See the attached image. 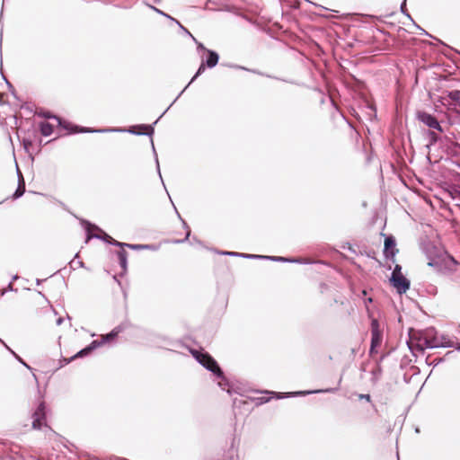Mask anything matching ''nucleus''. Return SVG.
Listing matches in <instances>:
<instances>
[{"label":"nucleus","instance_id":"obj_1","mask_svg":"<svg viewBox=\"0 0 460 460\" xmlns=\"http://www.w3.org/2000/svg\"><path fill=\"white\" fill-rule=\"evenodd\" d=\"M419 347L423 348H451L454 342L445 334H439L435 328H428L419 332Z\"/></svg>","mask_w":460,"mask_h":460},{"label":"nucleus","instance_id":"obj_2","mask_svg":"<svg viewBox=\"0 0 460 460\" xmlns=\"http://www.w3.org/2000/svg\"><path fill=\"white\" fill-rule=\"evenodd\" d=\"M123 330L124 328L121 325L116 326L111 332L102 335L101 341H93L89 345H87L85 348L78 351L70 358H65L64 360L66 364L72 362L74 359L77 358H83L84 356H87L97 348L114 341Z\"/></svg>","mask_w":460,"mask_h":460},{"label":"nucleus","instance_id":"obj_3","mask_svg":"<svg viewBox=\"0 0 460 460\" xmlns=\"http://www.w3.org/2000/svg\"><path fill=\"white\" fill-rule=\"evenodd\" d=\"M191 354L195 359L202 365L206 369L212 372L217 377L225 379L224 373L217 362L207 352L199 350H191Z\"/></svg>","mask_w":460,"mask_h":460},{"label":"nucleus","instance_id":"obj_4","mask_svg":"<svg viewBox=\"0 0 460 460\" xmlns=\"http://www.w3.org/2000/svg\"><path fill=\"white\" fill-rule=\"evenodd\" d=\"M40 116L46 118V119H54L58 121V126L70 130L71 133H93V132H109V131H119V129H113V128H103V129H93L89 128H83L75 126L73 128H69V123L64 121L61 118L51 114L49 111L41 112L39 114Z\"/></svg>","mask_w":460,"mask_h":460},{"label":"nucleus","instance_id":"obj_5","mask_svg":"<svg viewBox=\"0 0 460 460\" xmlns=\"http://www.w3.org/2000/svg\"><path fill=\"white\" fill-rule=\"evenodd\" d=\"M32 428L34 429H40L43 425L46 426V437L49 438L55 435V431L45 424L46 420V407L45 402H41L32 414Z\"/></svg>","mask_w":460,"mask_h":460},{"label":"nucleus","instance_id":"obj_6","mask_svg":"<svg viewBox=\"0 0 460 460\" xmlns=\"http://www.w3.org/2000/svg\"><path fill=\"white\" fill-rule=\"evenodd\" d=\"M337 390H338V387L309 390V391H298V392L285 393V394L277 393V392H270L268 390L261 391V393L265 394H271L272 396L276 397L277 399H282V398H287V397H290V396H302V395H307V394H313L334 393Z\"/></svg>","mask_w":460,"mask_h":460},{"label":"nucleus","instance_id":"obj_7","mask_svg":"<svg viewBox=\"0 0 460 460\" xmlns=\"http://www.w3.org/2000/svg\"><path fill=\"white\" fill-rule=\"evenodd\" d=\"M383 341V329L380 327V323L377 319L373 318L371 320V344L369 353L373 354L376 351V348L380 346Z\"/></svg>","mask_w":460,"mask_h":460},{"label":"nucleus","instance_id":"obj_8","mask_svg":"<svg viewBox=\"0 0 460 460\" xmlns=\"http://www.w3.org/2000/svg\"><path fill=\"white\" fill-rule=\"evenodd\" d=\"M84 224L86 225L85 230L87 233L85 243H88L89 240L92 238L101 239L108 243H110L111 241L112 240L111 236H110L108 234L104 233L97 226L93 225L87 221H84Z\"/></svg>","mask_w":460,"mask_h":460},{"label":"nucleus","instance_id":"obj_9","mask_svg":"<svg viewBox=\"0 0 460 460\" xmlns=\"http://www.w3.org/2000/svg\"><path fill=\"white\" fill-rule=\"evenodd\" d=\"M442 263L445 264L446 267H449V264H456V261L452 256L443 252L438 258L430 259L428 265L436 268L438 270H441Z\"/></svg>","mask_w":460,"mask_h":460},{"label":"nucleus","instance_id":"obj_10","mask_svg":"<svg viewBox=\"0 0 460 460\" xmlns=\"http://www.w3.org/2000/svg\"><path fill=\"white\" fill-rule=\"evenodd\" d=\"M391 284L397 290V292L401 295L405 293L411 286V282L408 279H406L403 275L400 276H391L390 278Z\"/></svg>","mask_w":460,"mask_h":460},{"label":"nucleus","instance_id":"obj_11","mask_svg":"<svg viewBox=\"0 0 460 460\" xmlns=\"http://www.w3.org/2000/svg\"><path fill=\"white\" fill-rule=\"evenodd\" d=\"M418 119L430 128L437 129L440 132L443 131V129H442L438 120L436 119V117L428 112H425V111L419 112Z\"/></svg>","mask_w":460,"mask_h":460},{"label":"nucleus","instance_id":"obj_12","mask_svg":"<svg viewBox=\"0 0 460 460\" xmlns=\"http://www.w3.org/2000/svg\"><path fill=\"white\" fill-rule=\"evenodd\" d=\"M396 242L393 235L385 236V247H384V255L387 260H394L398 250L395 248Z\"/></svg>","mask_w":460,"mask_h":460},{"label":"nucleus","instance_id":"obj_13","mask_svg":"<svg viewBox=\"0 0 460 460\" xmlns=\"http://www.w3.org/2000/svg\"><path fill=\"white\" fill-rule=\"evenodd\" d=\"M207 58L204 59V63L208 68L215 67L219 60V55L211 49H206Z\"/></svg>","mask_w":460,"mask_h":460},{"label":"nucleus","instance_id":"obj_14","mask_svg":"<svg viewBox=\"0 0 460 460\" xmlns=\"http://www.w3.org/2000/svg\"><path fill=\"white\" fill-rule=\"evenodd\" d=\"M248 259H258V260H270L273 261H283V262H294L295 261L290 258L281 256H268V255H247Z\"/></svg>","mask_w":460,"mask_h":460},{"label":"nucleus","instance_id":"obj_15","mask_svg":"<svg viewBox=\"0 0 460 460\" xmlns=\"http://www.w3.org/2000/svg\"><path fill=\"white\" fill-rule=\"evenodd\" d=\"M17 173H18V177H19V183H18V187H17L16 190L14 191V193L13 195V199H17L21 198L23 195V193L25 192V182H24L22 174L21 173V172L19 171L18 168H17Z\"/></svg>","mask_w":460,"mask_h":460},{"label":"nucleus","instance_id":"obj_16","mask_svg":"<svg viewBox=\"0 0 460 460\" xmlns=\"http://www.w3.org/2000/svg\"><path fill=\"white\" fill-rule=\"evenodd\" d=\"M117 256L119 260V263L123 270V271H127L128 268V252L125 250H120L117 252Z\"/></svg>","mask_w":460,"mask_h":460},{"label":"nucleus","instance_id":"obj_17","mask_svg":"<svg viewBox=\"0 0 460 460\" xmlns=\"http://www.w3.org/2000/svg\"><path fill=\"white\" fill-rule=\"evenodd\" d=\"M448 98L451 100L455 109L460 112V91H451L448 93Z\"/></svg>","mask_w":460,"mask_h":460},{"label":"nucleus","instance_id":"obj_18","mask_svg":"<svg viewBox=\"0 0 460 460\" xmlns=\"http://www.w3.org/2000/svg\"><path fill=\"white\" fill-rule=\"evenodd\" d=\"M139 128L146 129V132H138V131H135L134 129H128V132H130L132 134H136V135H146L149 137H152V135L155 132V129H154L153 126H151V125H140Z\"/></svg>","mask_w":460,"mask_h":460},{"label":"nucleus","instance_id":"obj_19","mask_svg":"<svg viewBox=\"0 0 460 460\" xmlns=\"http://www.w3.org/2000/svg\"><path fill=\"white\" fill-rule=\"evenodd\" d=\"M40 133L45 136H50L53 133V126L49 122H41L40 124Z\"/></svg>","mask_w":460,"mask_h":460},{"label":"nucleus","instance_id":"obj_20","mask_svg":"<svg viewBox=\"0 0 460 460\" xmlns=\"http://www.w3.org/2000/svg\"><path fill=\"white\" fill-rule=\"evenodd\" d=\"M371 375H372V377H371L372 383H374V384L377 383L382 375V367L379 365H376V367L374 369H372Z\"/></svg>","mask_w":460,"mask_h":460},{"label":"nucleus","instance_id":"obj_21","mask_svg":"<svg viewBox=\"0 0 460 460\" xmlns=\"http://www.w3.org/2000/svg\"><path fill=\"white\" fill-rule=\"evenodd\" d=\"M206 65L204 63V58H202L201 60V64L199 66V67L198 68L196 74L194 75V76L191 78L190 82L189 83L188 86L192 83L194 82L200 75H202L206 69Z\"/></svg>","mask_w":460,"mask_h":460},{"label":"nucleus","instance_id":"obj_22","mask_svg":"<svg viewBox=\"0 0 460 460\" xmlns=\"http://www.w3.org/2000/svg\"><path fill=\"white\" fill-rule=\"evenodd\" d=\"M181 220L182 221V225H183V227L187 230L186 232V236L184 239L182 240H175L173 241L174 243H184L185 241H187L189 239V237L190 236V229L189 227V226L187 225V223L181 218Z\"/></svg>","mask_w":460,"mask_h":460},{"label":"nucleus","instance_id":"obj_23","mask_svg":"<svg viewBox=\"0 0 460 460\" xmlns=\"http://www.w3.org/2000/svg\"><path fill=\"white\" fill-rule=\"evenodd\" d=\"M218 385L223 389L225 390L226 389V386H228V388L226 389L227 393L229 394H231L233 392L234 393H236V390H233L229 385H228V382L226 380V378L223 380H221L219 383H218Z\"/></svg>","mask_w":460,"mask_h":460},{"label":"nucleus","instance_id":"obj_24","mask_svg":"<svg viewBox=\"0 0 460 460\" xmlns=\"http://www.w3.org/2000/svg\"><path fill=\"white\" fill-rule=\"evenodd\" d=\"M125 247H128L132 250H137V251H139V250H143V249H147L149 247V245H146V244H130V243H126Z\"/></svg>","mask_w":460,"mask_h":460},{"label":"nucleus","instance_id":"obj_25","mask_svg":"<svg viewBox=\"0 0 460 460\" xmlns=\"http://www.w3.org/2000/svg\"><path fill=\"white\" fill-rule=\"evenodd\" d=\"M150 141H151L152 149H153V152H154V155H155V163H156L157 172H158L159 175H161L159 161H158L157 154H156V151H155V148L153 138H151ZM160 177L162 178V176H160Z\"/></svg>","mask_w":460,"mask_h":460},{"label":"nucleus","instance_id":"obj_26","mask_svg":"<svg viewBox=\"0 0 460 460\" xmlns=\"http://www.w3.org/2000/svg\"><path fill=\"white\" fill-rule=\"evenodd\" d=\"M221 254L228 255V256H238V257H243V258H246L245 256L248 255L247 253H239L236 252H222Z\"/></svg>","mask_w":460,"mask_h":460},{"label":"nucleus","instance_id":"obj_27","mask_svg":"<svg viewBox=\"0 0 460 460\" xmlns=\"http://www.w3.org/2000/svg\"><path fill=\"white\" fill-rule=\"evenodd\" d=\"M251 401L254 402L256 405H261L268 402V400H261V397H248Z\"/></svg>","mask_w":460,"mask_h":460},{"label":"nucleus","instance_id":"obj_28","mask_svg":"<svg viewBox=\"0 0 460 460\" xmlns=\"http://www.w3.org/2000/svg\"><path fill=\"white\" fill-rule=\"evenodd\" d=\"M401 12L405 14L411 21H412V18L411 17V15L408 13L407 12V9H406V0H403V2L401 4Z\"/></svg>","mask_w":460,"mask_h":460},{"label":"nucleus","instance_id":"obj_29","mask_svg":"<svg viewBox=\"0 0 460 460\" xmlns=\"http://www.w3.org/2000/svg\"><path fill=\"white\" fill-rule=\"evenodd\" d=\"M173 22H174L176 24H178V25H179V27H180V28H181V30H182V31H183L187 35H189L190 37H191L195 42H197V40L192 36V34H191V33H190V31H189L185 27H183V26L181 24V22H180L179 21H177V20L175 19V21H173Z\"/></svg>","mask_w":460,"mask_h":460},{"label":"nucleus","instance_id":"obj_30","mask_svg":"<svg viewBox=\"0 0 460 460\" xmlns=\"http://www.w3.org/2000/svg\"><path fill=\"white\" fill-rule=\"evenodd\" d=\"M173 22H174L176 24H178V25H179V27H180V28H181V30H182V31H183L187 35H189L190 37H191L195 42H197V40L192 36V34H191V33H190V31H189L185 27H183V26L181 24V22H180L179 21H177V20L175 19V21H173Z\"/></svg>","mask_w":460,"mask_h":460},{"label":"nucleus","instance_id":"obj_31","mask_svg":"<svg viewBox=\"0 0 460 460\" xmlns=\"http://www.w3.org/2000/svg\"><path fill=\"white\" fill-rule=\"evenodd\" d=\"M76 257H78V253L75 254V258ZM70 265L72 268H74L75 265H77L78 267H84V262L81 261H75V259H74L70 261Z\"/></svg>","mask_w":460,"mask_h":460},{"label":"nucleus","instance_id":"obj_32","mask_svg":"<svg viewBox=\"0 0 460 460\" xmlns=\"http://www.w3.org/2000/svg\"><path fill=\"white\" fill-rule=\"evenodd\" d=\"M150 8H152L153 10H155L156 13H160L161 15H164L165 17H167L168 19L172 20V21H175L174 18H172V16H170L169 14H166L165 13H164L163 11L157 9L156 7L155 6H152L150 5Z\"/></svg>","mask_w":460,"mask_h":460},{"label":"nucleus","instance_id":"obj_33","mask_svg":"<svg viewBox=\"0 0 460 460\" xmlns=\"http://www.w3.org/2000/svg\"><path fill=\"white\" fill-rule=\"evenodd\" d=\"M395 275H396V276L402 275V267H401V265H399V264H396V265H395V267H394V270H393V272H392V276H395Z\"/></svg>","mask_w":460,"mask_h":460},{"label":"nucleus","instance_id":"obj_34","mask_svg":"<svg viewBox=\"0 0 460 460\" xmlns=\"http://www.w3.org/2000/svg\"><path fill=\"white\" fill-rule=\"evenodd\" d=\"M110 244L111 245H114V246H118V247H120V248H124L125 245H126V243H120L119 241H116L115 239L112 238V240L111 241Z\"/></svg>","mask_w":460,"mask_h":460},{"label":"nucleus","instance_id":"obj_35","mask_svg":"<svg viewBox=\"0 0 460 460\" xmlns=\"http://www.w3.org/2000/svg\"><path fill=\"white\" fill-rule=\"evenodd\" d=\"M450 193L454 199L460 200V190H454Z\"/></svg>","mask_w":460,"mask_h":460},{"label":"nucleus","instance_id":"obj_36","mask_svg":"<svg viewBox=\"0 0 460 460\" xmlns=\"http://www.w3.org/2000/svg\"><path fill=\"white\" fill-rule=\"evenodd\" d=\"M12 354L15 357V358L21 362L24 367H26L27 368L31 369L30 366H28L23 360L22 358H21L14 351H12Z\"/></svg>","mask_w":460,"mask_h":460},{"label":"nucleus","instance_id":"obj_37","mask_svg":"<svg viewBox=\"0 0 460 460\" xmlns=\"http://www.w3.org/2000/svg\"><path fill=\"white\" fill-rule=\"evenodd\" d=\"M358 398H359L360 400H366V401H367V402H370V400H371V397H370V395H369V394H358Z\"/></svg>","mask_w":460,"mask_h":460},{"label":"nucleus","instance_id":"obj_38","mask_svg":"<svg viewBox=\"0 0 460 460\" xmlns=\"http://www.w3.org/2000/svg\"><path fill=\"white\" fill-rule=\"evenodd\" d=\"M188 87V85L181 92V93L178 95L180 96L184 91L185 89ZM179 97H177L174 101H176ZM175 102H172V103H170V106H168L166 109H165V111L162 114V116L166 112L168 111L170 109H171V106H172V104H174Z\"/></svg>","mask_w":460,"mask_h":460},{"label":"nucleus","instance_id":"obj_39","mask_svg":"<svg viewBox=\"0 0 460 460\" xmlns=\"http://www.w3.org/2000/svg\"><path fill=\"white\" fill-rule=\"evenodd\" d=\"M188 87V85L181 92V93L178 95L180 96L184 91L185 89ZM179 97H177L174 101H176ZM175 102H172V103H170V106H168L166 109H165V111L162 114V116L166 112L168 111L170 109H171V106H172V104H174Z\"/></svg>","mask_w":460,"mask_h":460},{"label":"nucleus","instance_id":"obj_40","mask_svg":"<svg viewBox=\"0 0 460 460\" xmlns=\"http://www.w3.org/2000/svg\"><path fill=\"white\" fill-rule=\"evenodd\" d=\"M188 87V85L181 92V93L178 95L180 96L184 91L185 89ZM179 97H177L174 101H176ZM175 102H172V103H170V106H168L166 109H165V111L162 114V116L166 112L168 111L170 109H171V106H172V104H174Z\"/></svg>","mask_w":460,"mask_h":460},{"label":"nucleus","instance_id":"obj_41","mask_svg":"<svg viewBox=\"0 0 460 460\" xmlns=\"http://www.w3.org/2000/svg\"><path fill=\"white\" fill-rule=\"evenodd\" d=\"M188 87V85L181 92V93L178 95L180 96L184 91L185 89ZM179 97H177L174 101H176ZM175 102H172V103H170V106H168L166 109H165V111L162 114V116L166 112L168 111L170 109H171V106H172V104H174Z\"/></svg>","mask_w":460,"mask_h":460},{"label":"nucleus","instance_id":"obj_42","mask_svg":"<svg viewBox=\"0 0 460 460\" xmlns=\"http://www.w3.org/2000/svg\"><path fill=\"white\" fill-rule=\"evenodd\" d=\"M188 87V85L181 92V93L178 95L180 96L184 91L185 89ZM179 97H177L174 101H176ZM175 102H172V103H170V106H168L166 109H165V111L162 114V116L166 112L168 111L170 109H171V106H172V104H174Z\"/></svg>","mask_w":460,"mask_h":460},{"label":"nucleus","instance_id":"obj_43","mask_svg":"<svg viewBox=\"0 0 460 460\" xmlns=\"http://www.w3.org/2000/svg\"><path fill=\"white\" fill-rule=\"evenodd\" d=\"M188 87V85L181 92V93L178 95L180 96L184 91L185 89ZM179 97H177L174 101H176ZM175 102H172V103H170V106H168L166 109H165V111L162 114V116L166 112L168 111L170 109H171V106H172V104H174Z\"/></svg>","mask_w":460,"mask_h":460},{"label":"nucleus","instance_id":"obj_44","mask_svg":"<svg viewBox=\"0 0 460 460\" xmlns=\"http://www.w3.org/2000/svg\"><path fill=\"white\" fill-rule=\"evenodd\" d=\"M22 143H23L24 148H26V149L28 148L29 146H31V144H32L31 140L27 139V138H23Z\"/></svg>","mask_w":460,"mask_h":460},{"label":"nucleus","instance_id":"obj_45","mask_svg":"<svg viewBox=\"0 0 460 460\" xmlns=\"http://www.w3.org/2000/svg\"><path fill=\"white\" fill-rule=\"evenodd\" d=\"M196 43H197V49L198 50H203V51L206 52V49H208L205 48V46L202 43L198 42V41Z\"/></svg>","mask_w":460,"mask_h":460},{"label":"nucleus","instance_id":"obj_46","mask_svg":"<svg viewBox=\"0 0 460 460\" xmlns=\"http://www.w3.org/2000/svg\"><path fill=\"white\" fill-rule=\"evenodd\" d=\"M429 137L432 142H436L438 138V135L434 132H429Z\"/></svg>","mask_w":460,"mask_h":460},{"label":"nucleus","instance_id":"obj_47","mask_svg":"<svg viewBox=\"0 0 460 460\" xmlns=\"http://www.w3.org/2000/svg\"><path fill=\"white\" fill-rule=\"evenodd\" d=\"M64 322V318L63 317H59L57 319V325H61L62 323Z\"/></svg>","mask_w":460,"mask_h":460},{"label":"nucleus","instance_id":"obj_48","mask_svg":"<svg viewBox=\"0 0 460 460\" xmlns=\"http://www.w3.org/2000/svg\"><path fill=\"white\" fill-rule=\"evenodd\" d=\"M192 240H193L195 243H199V244H200V245L202 244V243H201L199 240H198L196 237H193V238H192Z\"/></svg>","mask_w":460,"mask_h":460},{"label":"nucleus","instance_id":"obj_49","mask_svg":"<svg viewBox=\"0 0 460 460\" xmlns=\"http://www.w3.org/2000/svg\"><path fill=\"white\" fill-rule=\"evenodd\" d=\"M292 260H294L295 261L293 263H301L302 261L300 259H294V258H291Z\"/></svg>","mask_w":460,"mask_h":460},{"label":"nucleus","instance_id":"obj_50","mask_svg":"<svg viewBox=\"0 0 460 460\" xmlns=\"http://www.w3.org/2000/svg\"><path fill=\"white\" fill-rule=\"evenodd\" d=\"M261 400H268V402L270 401L271 397L261 396Z\"/></svg>","mask_w":460,"mask_h":460},{"label":"nucleus","instance_id":"obj_51","mask_svg":"<svg viewBox=\"0 0 460 460\" xmlns=\"http://www.w3.org/2000/svg\"><path fill=\"white\" fill-rule=\"evenodd\" d=\"M0 341L3 343V345H4L8 349V350H10L11 352L13 351L9 347H7L5 342H4L1 339H0Z\"/></svg>","mask_w":460,"mask_h":460},{"label":"nucleus","instance_id":"obj_52","mask_svg":"<svg viewBox=\"0 0 460 460\" xmlns=\"http://www.w3.org/2000/svg\"><path fill=\"white\" fill-rule=\"evenodd\" d=\"M7 289L13 290V283L12 282L8 285Z\"/></svg>","mask_w":460,"mask_h":460},{"label":"nucleus","instance_id":"obj_53","mask_svg":"<svg viewBox=\"0 0 460 460\" xmlns=\"http://www.w3.org/2000/svg\"><path fill=\"white\" fill-rule=\"evenodd\" d=\"M41 281H42L41 279H38L36 280L37 285H40Z\"/></svg>","mask_w":460,"mask_h":460},{"label":"nucleus","instance_id":"obj_54","mask_svg":"<svg viewBox=\"0 0 460 460\" xmlns=\"http://www.w3.org/2000/svg\"><path fill=\"white\" fill-rule=\"evenodd\" d=\"M16 279H18V276L17 275L13 277V280H16Z\"/></svg>","mask_w":460,"mask_h":460},{"label":"nucleus","instance_id":"obj_55","mask_svg":"<svg viewBox=\"0 0 460 460\" xmlns=\"http://www.w3.org/2000/svg\"><path fill=\"white\" fill-rule=\"evenodd\" d=\"M456 349L457 350H460V343H459V344H457V346L456 347Z\"/></svg>","mask_w":460,"mask_h":460},{"label":"nucleus","instance_id":"obj_56","mask_svg":"<svg viewBox=\"0 0 460 460\" xmlns=\"http://www.w3.org/2000/svg\"><path fill=\"white\" fill-rule=\"evenodd\" d=\"M351 353H352L353 355L356 353L355 349H351Z\"/></svg>","mask_w":460,"mask_h":460},{"label":"nucleus","instance_id":"obj_57","mask_svg":"<svg viewBox=\"0 0 460 460\" xmlns=\"http://www.w3.org/2000/svg\"><path fill=\"white\" fill-rule=\"evenodd\" d=\"M341 380H342V376H341L339 379V385L341 383Z\"/></svg>","mask_w":460,"mask_h":460},{"label":"nucleus","instance_id":"obj_58","mask_svg":"<svg viewBox=\"0 0 460 460\" xmlns=\"http://www.w3.org/2000/svg\"><path fill=\"white\" fill-rule=\"evenodd\" d=\"M367 302L371 303V302H372V298H371V297H369V298L367 299Z\"/></svg>","mask_w":460,"mask_h":460},{"label":"nucleus","instance_id":"obj_59","mask_svg":"<svg viewBox=\"0 0 460 460\" xmlns=\"http://www.w3.org/2000/svg\"><path fill=\"white\" fill-rule=\"evenodd\" d=\"M4 294V291H3L2 293H0V296H3Z\"/></svg>","mask_w":460,"mask_h":460},{"label":"nucleus","instance_id":"obj_60","mask_svg":"<svg viewBox=\"0 0 460 460\" xmlns=\"http://www.w3.org/2000/svg\"><path fill=\"white\" fill-rule=\"evenodd\" d=\"M4 294V291H3L2 293H0V296H3Z\"/></svg>","mask_w":460,"mask_h":460},{"label":"nucleus","instance_id":"obj_61","mask_svg":"<svg viewBox=\"0 0 460 460\" xmlns=\"http://www.w3.org/2000/svg\"><path fill=\"white\" fill-rule=\"evenodd\" d=\"M159 0H155V2H158Z\"/></svg>","mask_w":460,"mask_h":460}]
</instances>
